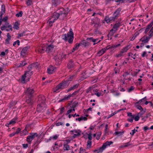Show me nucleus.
Instances as JSON below:
<instances>
[{
    "label": "nucleus",
    "mask_w": 153,
    "mask_h": 153,
    "mask_svg": "<svg viewBox=\"0 0 153 153\" xmlns=\"http://www.w3.org/2000/svg\"><path fill=\"white\" fill-rule=\"evenodd\" d=\"M46 99L44 96L39 95L38 98V105L37 109L38 111H42L45 107V101Z\"/></svg>",
    "instance_id": "obj_1"
},
{
    "label": "nucleus",
    "mask_w": 153,
    "mask_h": 153,
    "mask_svg": "<svg viewBox=\"0 0 153 153\" xmlns=\"http://www.w3.org/2000/svg\"><path fill=\"white\" fill-rule=\"evenodd\" d=\"M62 39H64L65 41H68V42L70 44L73 43L74 39V33L73 32L72 30L70 28L69 32L67 34H65L62 36Z\"/></svg>",
    "instance_id": "obj_2"
},
{
    "label": "nucleus",
    "mask_w": 153,
    "mask_h": 153,
    "mask_svg": "<svg viewBox=\"0 0 153 153\" xmlns=\"http://www.w3.org/2000/svg\"><path fill=\"white\" fill-rule=\"evenodd\" d=\"M70 82L68 81L64 80L58 84L54 88V92H56L59 90L62 89L67 88L69 85Z\"/></svg>",
    "instance_id": "obj_3"
},
{
    "label": "nucleus",
    "mask_w": 153,
    "mask_h": 153,
    "mask_svg": "<svg viewBox=\"0 0 153 153\" xmlns=\"http://www.w3.org/2000/svg\"><path fill=\"white\" fill-rule=\"evenodd\" d=\"M32 74V71H28L25 72L24 74L22 76L21 82L25 83L29 81Z\"/></svg>",
    "instance_id": "obj_4"
},
{
    "label": "nucleus",
    "mask_w": 153,
    "mask_h": 153,
    "mask_svg": "<svg viewBox=\"0 0 153 153\" xmlns=\"http://www.w3.org/2000/svg\"><path fill=\"white\" fill-rule=\"evenodd\" d=\"M79 90H80L79 89L76 91H75L72 94H70L68 96L65 95L63 99L59 100V102H61L68 100L71 97H73L74 95H76L77 94H78L79 91Z\"/></svg>",
    "instance_id": "obj_5"
},
{
    "label": "nucleus",
    "mask_w": 153,
    "mask_h": 153,
    "mask_svg": "<svg viewBox=\"0 0 153 153\" xmlns=\"http://www.w3.org/2000/svg\"><path fill=\"white\" fill-rule=\"evenodd\" d=\"M25 92L26 95V97H33V94L34 92V91L33 89H31L29 88L27 89L25 91Z\"/></svg>",
    "instance_id": "obj_6"
},
{
    "label": "nucleus",
    "mask_w": 153,
    "mask_h": 153,
    "mask_svg": "<svg viewBox=\"0 0 153 153\" xmlns=\"http://www.w3.org/2000/svg\"><path fill=\"white\" fill-rule=\"evenodd\" d=\"M53 59L56 62V65H58L61 63L62 59V56L60 54H59L55 56Z\"/></svg>",
    "instance_id": "obj_7"
},
{
    "label": "nucleus",
    "mask_w": 153,
    "mask_h": 153,
    "mask_svg": "<svg viewBox=\"0 0 153 153\" xmlns=\"http://www.w3.org/2000/svg\"><path fill=\"white\" fill-rule=\"evenodd\" d=\"M60 18L62 19H63L66 16L67 14L65 13V11L63 8L61 9L59 11Z\"/></svg>",
    "instance_id": "obj_8"
},
{
    "label": "nucleus",
    "mask_w": 153,
    "mask_h": 153,
    "mask_svg": "<svg viewBox=\"0 0 153 153\" xmlns=\"http://www.w3.org/2000/svg\"><path fill=\"white\" fill-rule=\"evenodd\" d=\"M29 48V46H27L23 48L21 51V55L23 57L25 56L27 54V50Z\"/></svg>",
    "instance_id": "obj_9"
},
{
    "label": "nucleus",
    "mask_w": 153,
    "mask_h": 153,
    "mask_svg": "<svg viewBox=\"0 0 153 153\" xmlns=\"http://www.w3.org/2000/svg\"><path fill=\"white\" fill-rule=\"evenodd\" d=\"M70 131L72 132H74L75 133V134H74L72 136V138L73 139L75 138L77 136H80L81 134L80 133L81 131L79 130L75 129L73 130H71Z\"/></svg>",
    "instance_id": "obj_10"
},
{
    "label": "nucleus",
    "mask_w": 153,
    "mask_h": 153,
    "mask_svg": "<svg viewBox=\"0 0 153 153\" xmlns=\"http://www.w3.org/2000/svg\"><path fill=\"white\" fill-rule=\"evenodd\" d=\"M79 43L81 46L83 45L85 47L89 46L90 45V43L88 41L85 40L82 41Z\"/></svg>",
    "instance_id": "obj_11"
},
{
    "label": "nucleus",
    "mask_w": 153,
    "mask_h": 153,
    "mask_svg": "<svg viewBox=\"0 0 153 153\" xmlns=\"http://www.w3.org/2000/svg\"><path fill=\"white\" fill-rule=\"evenodd\" d=\"M46 45H42L38 49V52L40 53H43L46 51Z\"/></svg>",
    "instance_id": "obj_12"
},
{
    "label": "nucleus",
    "mask_w": 153,
    "mask_h": 153,
    "mask_svg": "<svg viewBox=\"0 0 153 153\" xmlns=\"http://www.w3.org/2000/svg\"><path fill=\"white\" fill-rule=\"evenodd\" d=\"M33 97H26V102L29 105H32L33 103Z\"/></svg>",
    "instance_id": "obj_13"
},
{
    "label": "nucleus",
    "mask_w": 153,
    "mask_h": 153,
    "mask_svg": "<svg viewBox=\"0 0 153 153\" xmlns=\"http://www.w3.org/2000/svg\"><path fill=\"white\" fill-rule=\"evenodd\" d=\"M62 0H52V5L54 7H56L61 2Z\"/></svg>",
    "instance_id": "obj_14"
},
{
    "label": "nucleus",
    "mask_w": 153,
    "mask_h": 153,
    "mask_svg": "<svg viewBox=\"0 0 153 153\" xmlns=\"http://www.w3.org/2000/svg\"><path fill=\"white\" fill-rule=\"evenodd\" d=\"M121 10L120 8H118L114 13L113 16H115V18H117L120 15V13Z\"/></svg>",
    "instance_id": "obj_15"
},
{
    "label": "nucleus",
    "mask_w": 153,
    "mask_h": 153,
    "mask_svg": "<svg viewBox=\"0 0 153 153\" xmlns=\"http://www.w3.org/2000/svg\"><path fill=\"white\" fill-rule=\"evenodd\" d=\"M121 25V24L120 22H118L115 24L113 26V28L111 29V31H116L118 28Z\"/></svg>",
    "instance_id": "obj_16"
},
{
    "label": "nucleus",
    "mask_w": 153,
    "mask_h": 153,
    "mask_svg": "<svg viewBox=\"0 0 153 153\" xmlns=\"http://www.w3.org/2000/svg\"><path fill=\"white\" fill-rule=\"evenodd\" d=\"M113 142L111 141H107L104 143L102 146V147L104 149L107 146H109L110 145L112 144Z\"/></svg>",
    "instance_id": "obj_17"
},
{
    "label": "nucleus",
    "mask_w": 153,
    "mask_h": 153,
    "mask_svg": "<svg viewBox=\"0 0 153 153\" xmlns=\"http://www.w3.org/2000/svg\"><path fill=\"white\" fill-rule=\"evenodd\" d=\"M74 64L72 59L70 60L67 66L69 69H71L74 67Z\"/></svg>",
    "instance_id": "obj_18"
},
{
    "label": "nucleus",
    "mask_w": 153,
    "mask_h": 153,
    "mask_svg": "<svg viewBox=\"0 0 153 153\" xmlns=\"http://www.w3.org/2000/svg\"><path fill=\"white\" fill-rule=\"evenodd\" d=\"M59 17V15L58 13L54 12L51 18H53V19L55 21L57 20Z\"/></svg>",
    "instance_id": "obj_19"
},
{
    "label": "nucleus",
    "mask_w": 153,
    "mask_h": 153,
    "mask_svg": "<svg viewBox=\"0 0 153 153\" xmlns=\"http://www.w3.org/2000/svg\"><path fill=\"white\" fill-rule=\"evenodd\" d=\"M46 51L48 52L53 50L54 47L53 45H50L48 46L46 45Z\"/></svg>",
    "instance_id": "obj_20"
},
{
    "label": "nucleus",
    "mask_w": 153,
    "mask_h": 153,
    "mask_svg": "<svg viewBox=\"0 0 153 153\" xmlns=\"http://www.w3.org/2000/svg\"><path fill=\"white\" fill-rule=\"evenodd\" d=\"M93 24L94 25V27L95 28L94 30V32L95 33H97V32L98 31V28L100 26V23H94Z\"/></svg>",
    "instance_id": "obj_21"
},
{
    "label": "nucleus",
    "mask_w": 153,
    "mask_h": 153,
    "mask_svg": "<svg viewBox=\"0 0 153 153\" xmlns=\"http://www.w3.org/2000/svg\"><path fill=\"white\" fill-rule=\"evenodd\" d=\"M117 18H115V16H114L113 17H111L110 18H109L108 17H106L105 19L107 23H108L110 22V21H114Z\"/></svg>",
    "instance_id": "obj_22"
},
{
    "label": "nucleus",
    "mask_w": 153,
    "mask_h": 153,
    "mask_svg": "<svg viewBox=\"0 0 153 153\" xmlns=\"http://www.w3.org/2000/svg\"><path fill=\"white\" fill-rule=\"evenodd\" d=\"M79 85L78 84H76L74 85L73 86L71 87L69 89L67 90V92H69L72 90H74L75 89L77 88Z\"/></svg>",
    "instance_id": "obj_23"
},
{
    "label": "nucleus",
    "mask_w": 153,
    "mask_h": 153,
    "mask_svg": "<svg viewBox=\"0 0 153 153\" xmlns=\"http://www.w3.org/2000/svg\"><path fill=\"white\" fill-rule=\"evenodd\" d=\"M54 70V67L52 66H50V68L47 69L48 72V74H51L53 73Z\"/></svg>",
    "instance_id": "obj_24"
},
{
    "label": "nucleus",
    "mask_w": 153,
    "mask_h": 153,
    "mask_svg": "<svg viewBox=\"0 0 153 153\" xmlns=\"http://www.w3.org/2000/svg\"><path fill=\"white\" fill-rule=\"evenodd\" d=\"M91 23L92 25H93L94 23H100V19L97 17H96L92 20Z\"/></svg>",
    "instance_id": "obj_25"
},
{
    "label": "nucleus",
    "mask_w": 153,
    "mask_h": 153,
    "mask_svg": "<svg viewBox=\"0 0 153 153\" xmlns=\"http://www.w3.org/2000/svg\"><path fill=\"white\" fill-rule=\"evenodd\" d=\"M7 38L5 40V42L7 44H9L10 43V40L11 36L9 33H7Z\"/></svg>",
    "instance_id": "obj_26"
},
{
    "label": "nucleus",
    "mask_w": 153,
    "mask_h": 153,
    "mask_svg": "<svg viewBox=\"0 0 153 153\" xmlns=\"http://www.w3.org/2000/svg\"><path fill=\"white\" fill-rule=\"evenodd\" d=\"M87 120V118L85 117L82 116L79 118H76V120H78L79 121H80L82 120L85 121L86 120Z\"/></svg>",
    "instance_id": "obj_27"
},
{
    "label": "nucleus",
    "mask_w": 153,
    "mask_h": 153,
    "mask_svg": "<svg viewBox=\"0 0 153 153\" xmlns=\"http://www.w3.org/2000/svg\"><path fill=\"white\" fill-rule=\"evenodd\" d=\"M98 40V39H94L92 37L88 38L86 39V40H87L88 41H90L91 42H95Z\"/></svg>",
    "instance_id": "obj_28"
},
{
    "label": "nucleus",
    "mask_w": 153,
    "mask_h": 153,
    "mask_svg": "<svg viewBox=\"0 0 153 153\" xmlns=\"http://www.w3.org/2000/svg\"><path fill=\"white\" fill-rule=\"evenodd\" d=\"M104 150V149L102 147V146L98 149L95 150L93 152H97V153H99L102 152Z\"/></svg>",
    "instance_id": "obj_29"
},
{
    "label": "nucleus",
    "mask_w": 153,
    "mask_h": 153,
    "mask_svg": "<svg viewBox=\"0 0 153 153\" xmlns=\"http://www.w3.org/2000/svg\"><path fill=\"white\" fill-rule=\"evenodd\" d=\"M105 51V49H102L100 50L97 53V54L100 56L104 53Z\"/></svg>",
    "instance_id": "obj_30"
},
{
    "label": "nucleus",
    "mask_w": 153,
    "mask_h": 153,
    "mask_svg": "<svg viewBox=\"0 0 153 153\" xmlns=\"http://www.w3.org/2000/svg\"><path fill=\"white\" fill-rule=\"evenodd\" d=\"M55 21L53 19V18H50L48 20V23H49V25L51 27L52 26L53 23Z\"/></svg>",
    "instance_id": "obj_31"
},
{
    "label": "nucleus",
    "mask_w": 153,
    "mask_h": 153,
    "mask_svg": "<svg viewBox=\"0 0 153 153\" xmlns=\"http://www.w3.org/2000/svg\"><path fill=\"white\" fill-rule=\"evenodd\" d=\"M63 146L64 150H68L70 149V146L67 144H64Z\"/></svg>",
    "instance_id": "obj_32"
},
{
    "label": "nucleus",
    "mask_w": 153,
    "mask_h": 153,
    "mask_svg": "<svg viewBox=\"0 0 153 153\" xmlns=\"http://www.w3.org/2000/svg\"><path fill=\"white\" fill-rule=\"evenodd\" d=\"M30 135L33 138V140L35 138V137H37L38 136V134L37 133H30Z\"/></svg>",
    "instance_id": "obj_33"
},
{
    "label": "nucleus",
    "mask_w": 153,
    "mask_h": 153,
    "mask_svg": "<svg viewBox=\"0 0 153 153\" xmlns=\"http://www.w3.org/2000/svg\"><path fill=\"white\" fill-rule=\"evenodd\" d=\"M95 87L94 85H93L89 87L86 91V93H88L89 92H91L92 89L94 88Z\"/></svg>",
    "instance_id": "obj_34"
},
{
    "label": "nucleus",
    "mask_w": 153,
    "mask_h": 153,
    "mask_svg": "<svg viewBox=\"0 0 153 153\" xmlns=\"http://www.w3.org/2000/svg\"><path fill=\"white\" fill-rule=\"evenodd\" d=\"M78 102H74L70 106V108H74L78 105Z\"/></svg>",
    "instance_id": "obj_35"
},
{
    "label": "nucleus",
    "mask_w": 153,
    "mask_h": 153,
    "mask_svg": "<svg viewBox=\"0 0 153 153\" xmlns=\"http://www.w3.org/2000/svg\"><path fill=\"white\" fill-rule=\"evenodd\" d=\"M19 24L18 22H16L14 25L13 28L16 30H18L19 28Z\"/></svg>",
    "instance_id": "obj_36"
},
{
    "label": "nucleus",
    "mask_w": 153,
    "mask_h": 153,
    "mask_svg": "<svg viewBox=\"0 0 153 153\" xmlns=\"http://www.w3.org/2000/svg\"><path fill=\"white\" fill-rule=\"evenodd\" d=\"M32 140L33 138H32L31 137L30 135L28 136L27 137V140L29 143H30Z\"/></svg>",
    "instance_id": "obj_37"
},
{
    "label": "nucleus",
    "mask_w": 153,
    "mask_h": 153,
    "mask_svg": "<svg viewBox=\"0 0 153 153\" xmlns=\"http://www.w3.org/2000/svg\"><path fill=\"white\" fill-rule=\"evenodd\" d=\"M129 46H127L126 47H124L123 49H122L121 51V53H125L127 52V51L128 50V47Z\"/></svg>",
    "instance_id": "obj_38"
},
{
    "label": "nucleus",
    "mask_w": 153,
    "mask_h": 153,
    "mask_svg": "<svg viewBox=\"0 0 153 153\" xmlns=\"http://www.w3.org/2000/svg\"><path fill=\"white\" fill-rule=\"evenodd\" d=\"M5 5L4 4L1 5V13L4 14L5 13Z\"/></svg>",
    "instance_id": "obj_39"
},
{
    "label": "nucleus",
    "mask_w": 153,
    "mask_h": 153,
    "mask_svg": "<svg viewBox=\"0 0 153 153\" xmlns=\"http://www.w3.org/2000/svg\"><path fill=\"white\" fill-rule=\"evenodd\" d=\"M9 23L7 22L4 25L2 26L1 29L2 30H4L7 27V25H8Z\"/></svg>",
    "instance_id": "obj_40"
},
{
    "label": "nucleus",
    "mask_w": 153,
    "mask_h": 153,
    "mask_svg": "<svg viewBox=\"0 0 153 153\" xmlns=\"http://www.w3.org/2000/svg\"><path fill=\"white\" fill-rule=\"evenodd\" d=\"M17 120V118H14L12 119L9 123V124H14L16 123V120Z\"/></svg>",
    "instance_id": "obj_41"
},
{
    "label": "nucleus",
    "mask_w": 153,
    "mask_h": 153,
    "mask_svg": "<svg viewBox=\"0 0 153 153\" xmlns=\"http://www.w3.org/2000/svg\"><path fill=\"white\" fill-rule=\"evenodd\" d=\"M132 145V144L130 143V142H128L126 143H125V144L122 145L121 146L122 147H127L130 145Z\"/></svg>",
    "instance_id": "obj_42"
},
{
    "label": "nucleus",
    "mask_w": 153,
    "mask_h": 153,
    "mask_svg": "<svg viewBox=\"0 0 153 153\" xmlns=\"http://www.w3.org/2000/svg\"><path fill=\"white\" fill-rule=\"evenodd\" d=\"M115 32V31H111V30L108 35V37H109L110 36H111L112 35H113Z\"/></svg>",
    "instance_id": "obj_43"
},
{
    "label": "nucleus",
    "mask_w": 153,
    "mask_h": 153,
    "mask_svg": "<svg viewBox=\"0 0 153 153\" xmlns=\"http://www.w3.org/2000/svg\"><path fill=\"white\" fill-rule=\"evenodd\" d=\"M28 133L27 130H23L20 132V134L21 135H25L26 134Z\"/></svg>",
    "instance_id": "obj_44"
},
{
    "label": "nucleus",
    "mask_w": 153,
    "mask_h": 153,
    "mask_svg": "<svg viewBox=\"0 0 153 153\" xmlns=\"http://www.w3.org/2000/svg\"><path fill=\"white\" fill-rule=\"evenodd\" d=\"M139 103H137V102H136L135 104V106L138 109L140 110L141 109H142V107L141 105L138 104Z\"/></svg>",
    "instance_id": "obj_45"
},
{
    "label": "nucleus",
    "mask_w": 153,
    "mask_h": 153,
    "mask_svg": "<svg viewBox=\"0 0 153 153\" xmlns=\"http://www.w3.org/2000/svg\"><path fill=\"white\" fill-rule=\"evenodd\" d=\"M23 14V12L22 11H20L18 13H17L16 14V17H21L22 16Z\"/></svg>",
    "instance_id": "obj_46"
},
{
    "label": "nucleus",
    "mask_w": 153,
    "mask_h": 153,
    "mask_svg": "<svg viewBox=\"0 0 153 153\" xmlns=\"http://www.w3.org/2000/svg\"><path fill=\"white\" fill-rule=\"evenodd\" d=\"M33 68H37L39 65V64L38 62H36L31 64Z\"/></svg>",
    "instance_id": "obj_47"
},
{
    "label": "nucleus",
    "mask_w": 153,
    "mask_h": 153,
    "mask_svg": "<svg viewBox=\"0 0 153 153\" xmlns=\"http://www.w3.org/2000/svg\"><path fill=\"white\" fill-rule=\"evenodd\" d=\"M120 44H119L118 45H111V49H113L114 48H116L117 47H118L120 46Z\"/></svg>",
    "instance_id": "obj_48"
},
{
    "label": "nucleus",
    "mask_w": 153,
    "mask_h": 153,
    "mask_svg": "<svg viewBox=\"0 0 153 153\" xmlns=\"http://www.w3.org/2000/svg\"><path fill=\"white\" fill-rule=\"evenodd\" d=\"M59 136V135L56 134V135H55L51 137V138L53 140H56L58 138Z\"/></svg>",
    "instance_id": "obj_49"
},
{
    "label": "nucleus",
    "mask_w": 153,
    "mask_h": 153,
    "mask_svg": "<svg viewBox=\"0 0 153 153\" xmlns=\"http://www.w3.org/2000/svg\"><path fill=\"white\" fill-rule=\"evenodd\" d=\"M92 142L91 140H88L87 142V148H90L91 145V144Z\"/></svg>",
    "instance_id": "obj_50"
},
{
    "label": "nucleus",
    "mask_w": 153,
    "mask_h": 153,
    "mask_svg": "<svg viewBox=\"0 0 153 153\" xmlns=\"http://www.w3.org/2000/svg\"><path fill=\"white\" fill-rule=\"evenodd\" d=\"M153 25V21H152L148 25H147L146 27L150 29L152 27Z\"/></svg>",
    "instance_id": "obj_51"
},
{
    "label": "nucleus",
    "mask_w": 153,
    "mask_h": 153,
    "mask_svg": "<svg viewBox=\"0 0 153 153\" xmlns=\"http://www.w3.org/2000/svg\"><path fill=\"white\" fill-rule=\"evenodd\" d=\"M140 40L142 41L144 43H147L148 42H146V39L145 38H144V36L143 37L141 38L140 39Z\"/></svg>",
    "instance_id": "obj_52"
},
{
    "label": "nucleus",
    "mask_w": 153,
    "mask_h": 153,
    "mask_svg": "<svg viewBox=\"0 0 153 153\" xmlns=\"http://www.w3.org/2000/svg\"><path fill=\"white\" fill-rule=\"evenodd\" d=\"M79 115L78 114H69L68 115V117L69 118H71L72 116H73L74 117L75 116L76 117H79Z\"/></svg>",
    "instance_id": "obj_53"
},
{
    "label": "nucleus",
    "mask_w": 153,
    "mask_h": 153,
    "mask_svg": "<svg viewBox=\"0 0 153 153\" xmlns=\"http://www.w3.org/2000/svg\"><path fill=\"white\" fill-rule=\"evenodd\" d=\"M124 133V131L122 132H118V131H116L114 134L116 135H118L119 136H120L122 135Z\"/></svg>",
    "instance_id": "obj_54"
},
{
    "label": "nucleus",
    "mask_w": 153,
    "mask_h": 153,
    "mask_svg": "<svg viewBox=\"0 0 153 153\" xmlns=\"http://www.w3.org/2000/svg\"><path fill=\"white\" fill-rule=\"evenodd\" d=\"M32 3V0H27L26 1V4L27 6L30 5Z\"/></svg>",
    "instance_id": "obj_55"
},
{
    "label": "nucleus",
    "mask_w": 153,
    "mask_h": 153,
    "mask_svg": "<svg viewBox=\"0 0 153 153\" xmlns=\"http://www.w3.org/2000/svg\"><path fill=\"white\" fill-rule=\"evenodd\" d=\"M87 134L88 135V138L89 140H91L92 139V137L91 136L92 134L91 132H90L88 134L87 133Z\"/></svg>",
    "instance_id": "obj_56"
},
{
    "label": "nucleus",
    "mask_w": 153,
    "mask_h": 153,
    "mask_svg": "<svg viewBox=\"0 0 153 153\" xmlns=\"http://www.w3.org/2000/svg\"><path fill=\"white\" fill-rule=\"evenodd\" d=\"M27 64V63L25 61H24L23 62H22L21 63H20V66H23L26 65Z\"/></svg>",
    "instance_id": "obj_57"
},
{
    "label": "nucleus",
    "mask_w": 153,
    "mask_h": 153,
    "mask_svg": "<svg viewBox=\"0 0 153 153\" xmlns=\"http://www.w3.org/2000/svg\"><path fill=\"white\" fill-rule=\"evenodd\" d=\"M17 44L19 45H20V41L19 40H17V41H15L13 43V46H15V45Z\"/></svg>",
    "instance_id": "obj_58"
},
{
    "label": "nucleus",
    "mask_w": 153,
    "mask_h": 153,
    "mask_svg": "<svg viewBox=\"0 0 153 153\" xmlns=\"http://www.w3.org/2000/svg\"><path fill=\"white\" fill-rule=\"evenodd\" d=\"M74 76H70L68 79L67 80V81H68V82H70V81H71L73 79Z\"/></svg>",
    "instance_id": "obj_59"
},
{
    "label": "nucleus",
    "mask_w": 153,
    "mask_h": 153,
    "mask_svg": "<svg viewBox=\"0 0 153 153\" xmlns=\"http://www.w3.org/2000/svg\"><path fill=\"white\" fill-rule=\"evenodd\" d=\"M134 116H132V117H131L130 118H128L127 120L129 122H133V119H134Z\"/></svg>",
    "instance_id": "obj_60"
},
{
    "label": "nucleus",
    "mask_w": 153,
    "mask_h": 153,
    "mask_svg": "<svg viewBox=\"0 0 153 153\" xmlns=\"http://www.w3.org/2000/svg\"><path fill=\"white\" fill-rule=\"evenodd\" d=\"M137 131V130H135V129L131 131L132 132H131L130 133V134L131 135H133L136 132V131Z\"/></svg>",
    "instance_id": "obj_61"
},
{
    "label": "nucleus",
    "mask_w": 153,
    "mask_h": 153,
    "mask_svg": "<svg viewBox=\"0 0 153 153\" xmlns=\"http://www.w3.org/2000/svg\"><path fill=\"white\" fill-rule=\"evenodd\" d=\"M64 125V124L61 122H57L56 123V125L57 126H59L60 125Z\"/></svg>",
    "instance_id": "obj_62"
},
{
    "label": "nucleus",
    "mask_w": 153,
    "mask_h": 153,
    "mask_svg": "<svg viewBox=\"0 0 153 153\" xmlns=\"http://www.w3.org/2000/svg\"><path fill=\"white\" fill-rule=\"evenodd\" d=\"M134 120L135 121H138L140 117L138 115H137V116H136L135 117H134Z\"/></svg>",
    "instance_id": "obj_63"
},
{
    "label": "nucleus",
    "mask_w": 153,
    "mask_h": 153,
    "mask_svg": "<svg viewBox=\"0 0 153 153\" xmlns=\"http://www.w3.org/2000/svg\"><path fill=\"white\" fill-rule=\"evenodd\" d=\"M149 35L150 36L152 37L153 36V31L151 30L149 32Z\"/></svg>",
    "instance_id": "obj_64"
}]
</instances>
